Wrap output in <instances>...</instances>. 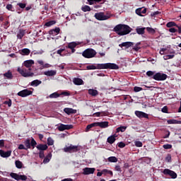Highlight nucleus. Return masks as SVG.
<instances>
[{
    "instance_id": "obj_1",
    "label": "nucleus",
    "mask_w": 181,
    "mask_h": 181,
    "mask_svg": "<svg viewBox=\"0 0 181 181\" xmlns=\"http://www.w3.org/2000/svg\"><path fill=\"white\" fill-rule=\"evenodd\" d=\"M33 64H35V61L33 59L26 60L23 63V66L28 69L18 67L17 69V71H18L23 76V77H33L34 76H40V74H42L41 73L35 74L32 72V66Z\"/></svg>"
},
{
    "instance_id": "obj_2",
    "label": "nucleus",
    "mask_w": 181,
    "mask_h": 181,
    "mask_svg": "<svg viewBox=\"0 0 181 181\" xmlns=\"http://www.w3.org/2000/svg\"><path fill=\"white\" fill-rule=\"evenodd\" d=\"M87 70H118L119 66L117 64L114 63H106V64H91L86 66Z\"/></svg>"
},
{
    "instance_id": "obj_3",
    "label": "nucleus",
    "mask_w": 181,
    "mask_h": 181,
    "mask_svg": "<svg viewBox=\"0 0 181 181\" xmlns=\"http://www.w3.org/2000/svg\"><path fill=\"white\" fill-rule=\"evenodd\" d=\"M113 30L119 36H125V35L131 33L132 28L125 24H118L114 28Z\"/></svg>"
},
{
    "instance_id": "obj_4",
    "label": "nucleus",
    "mask_w": 181,
    "mask_h": 181,
    "mask_svg": "<svg viewBox=\"0 0 181 181\" xmlns=\"http://www.w3.org/2000/svg\"><path fill=\"white\" fill-rule=\"evenodd\" d=\"M97 55V52L93 48H88L82 52L83 57L85 59H93Z\"/></svg>"
},
{
    "instance_id": "obj_5",
    "label": "nucleus",
    "mask_w": 181,
    "mask_h": 181,
    "mask_svg": "<svg viewBox=\"0 0 181 181\" xmlns=\"http://www.w3.org/2000/svg\"><path fill=\"white\" fill-rule=\"evenodd\" d=\"M167 50H166V54L168 55H165L163 57L164 60H169L170 59H173V57H175V55L176 54V52L175 51V49L170 48V45H168L166 47Z\"/></svg>"
},
{
    "instance_id": "obj_6",
    "label": "nucleus",
    "mask_w": 181,
    "mask_h": 181,
    "mask_svg": "<svg viewBox=\"0 0 181 181\" xmlns=\"http://www.w3.org/2000/svg\"><path fill=\"white\" fill-rule=\"evenodd\" d=\"M95 18L98 21H107V19H110L111 18L110 14H105L103 12L96 13H95Z\"/></svg>"
},
{
    "instance_id": "obj_7",
    "label": "nucleus",
    "mask_w": 181,
    "mask_h": 181,
    "mask_svg": "<svg viewBox=\"0 0 181 181\" xmlns=\"http://www.w3.org/2000/svg\"><path fill=\"white\" fill-rule=\"evenodd\" d=\"M81 42L76 41V42H71L68 43L67 45V48L70 49L71 50V52H68L69 56H70V54H71V53H74L76 52V47H77V46L80 45Z\"/></svg>"
},
{
    "instance_id": "obj_8",
    "label": "nucleus",
    "mask_w": 181,
    "mask_h": 181,
    "mask_svg": "<svg viewBox=\"0 0 181 181\" xmlns=\"http://www.w3.org/2000/svg\"><path fill=\"white\" fill-rule=\"evenodd\" d=\"M153 80H156V81H165V80L168 78V75H166V74L158 72L153 75Z\"/></svg>"
},
{
    "instance_id": "obj_9",
    "label": "nucleus",
    "mask_w": 181,
    "mask_h": 181,
    "mask_svg": "<svg viewBox=\"0 0 181 181\" xmlns=\"http://www.w3.org/2000/svg\"><path fill=\"white\" fill-rule=\"evenodd\" d=\"M63 150L64 152L73 153L74 152H78V151H80V148H78V146H74L72 144H70L69 146L64 147Z\"/></svg>"
},
{
    "instance_id": "obj_10",
    "label": "nucleus",
    "mask_w": 181,
    "mask_h": 181,
    "mask_svg": "<svg viewBox=\"0 0 181 181\" xmlns=\"http://www.w3.org/2000/svg\"><path fill=\"white\" fill-rule=\"evenodd\" d=\"M10 176H11V177H12V179H14L15 180H17V181L28 180V177L26 175H19V174L15 173H11Z\"/></svg>"
},
{
    "instance_id": "obj_11",
    "label": "nucleus",
    "mask_w": 181,
    "mask_h": 181,
    "mask_svg": "<svg viewBox=\"0 0 181 181\" xmlns=\"http://www.w3.org/2000/svg\"><path fill=\"white\" fill-rule=\"evenodd\" d=\"M163 175H165V176H170L171 179H176V177H177V174H176L175 171L169 170L168 168L164 169L163 170Z\"/></svg>"
},
{
    "instance_id": "obj_12",
    "label": "nucleus",
    "mask_w": 181,
    "mask_h": 181,
    "mask_svg": "<svg viewBox=\"0 0 181 181\" xmlns=\"http://www.w3.org/2000/svg\"><path fill=\"white\" fill-rule=\"evenodd\" d=\"M37 63L40 65V70H43V69H49L52 67V65L47 63H45V62H43L42 59L37 60Z\"/></svg>"
},
{
    "instance_id": "obj_13",
    "label": "nucleus",
    "mask_w": 181,
    "mask_h": 181,
    "mask_svg": "<svg viewBox=\"0 0 181 181\" xmlns=\"http://www.w3.org/2000/svg\"><path fill=\"white\" fill-rule=\"evenodd\" d=\"M32 91L29 90V89H24L18 93V95L19 97H28V95H32Z\"/></svg>"
},
{
    "instance_id": "obj_14",
    "label": "nucleus",
    "mask_w": 181,
    "mask_h": 181,
    "mask_svg": "<svg viewBox=\"0 0 181 181\" xmlns=\"http://www.w3.org/2000/svg\"><path fill=\"white\" fill-rule=\"evenodd\" d=\"M58 129L61 132L66 131V129H73V124H61L58 127Z\"/></svg>"
},
{
    "instance_id": "obj_15",
    "label": "nucleus",
    "mask_w": 181,
    "mask_h": 181,
    "mask_svg": "<svg viewBox=\"0 0 181 181\" xmlns=\"http://www.w3.org/2000/svg\"><path fill=\"white\" fill-rule=\"evenodd\" d=\"M136 117L138 118H149V115L144 112L136 110L134 112Z\"/></svg>"
},
{
    "instance_id": "obj_16",
    "label": "nucleus",
    "mask_w": 181,
    "mask_h": 181,
    "mask_svg": "<svg viewBox=\"0 0 181 181\" xmlns=\"http://www.w3.org/2000/svg\"><path fill=\"white\" fill-rule=\"evenodd\" d=\"M60 33V28H57L54 30H51L49 31V34L50 35L52 39H56L54 36H57Z\"/></svg>"
},
{
    "instance_id": "obj_17",
    "label": "nucleus",
    "mask_w": 181,
    "mask_h": 181,
    "mask_svg": "<svg viewBox=\"0 0 181 181\" xmlns=\"http://www.w3.org/2000/svg\"><path fill=\"white\" fill-rule=\"evenodd\" d=\"M83 175H93L95 172V168H85L83 169Z\"/></svg>"
},
{
    "instance_id": "obj_18",
    "label": "nucleus",
    "mask_w": 181,
    "mask_h": 181,
    "mask_svg": "<svg viewBox=\"0 0 181 181\" xmlns=\"http://www.w3.org/2000/svg\"><path fill=\"white\" fill-rule=\"evenodd\" d=\"M97 127H100V128L105 129L110 127V122H96Z\"/></svg>"
},
{
    "instance_id": "obj_19",
    "label": "nucleus",
    "mask_w": 181,
    "mask_h": 181,
    "mask_svg": "<svg viewBox=\"0 0 181 181\" xmlns=\"http://www.w3.org/2000/svg\"><path fill=\"white\" fill-rule=\"evenodd\" d=\"M12 155V151H4V150H0V156L1 158H9Z\"/></svg>"
},
{
    "instance_id": "obj_20",
    "label": "nucleus",
    "mask_w": 181,
    "mask_h": 181,
    "mask_svg": "<svg viewBox=\"0 0 181 181\" xmlns=\"http://www.w3.org/2000/svg\"><path fill=\"white\" fill-rule=\"evenodd\" d=\"M64 112L66 114H67L68 115H70L71 114H77V110H74V109L70 108V107L64 108Z\"/></svg>"
},
{
    "instance_id": "obj_21",
    "label": "nucleus",
    "mask_w": 181,
    "mask_h": 181,
    "mask_svg": "<svg viewBox=\"0 0 181 181\" xmlns=\"http://www.w3.org/2000/svg\"><path fill=\"white\" fill-rule=\"evenodd\" d=\"M117 134H113V135H111L107 139V142L108 144H110V145H112V144H114V142H115L116 141V139L117 138Z\"/></svg>"
},
{
    "instance_id": "obj_22",
    "label": "nucleus",
    "mask_w": 181,
    "mask_h": 181,
    "mask_svg": "<svg viewBox=\"0 0 181 181\" xmlns=\"http://www.w3.org/2000/svg\"><path fill=\"white\" fill-rule=\"evenodd\" d=\"M73 83L75 86H83V84H84V81L80 78H74L73 79Z\"/></svg>"
},
{
    "instance_id": "obj_23",
    "label": "nucleus",
    "mask_w": 181,
    "mask_h": 181,
    "mask_svg": "<svg viewBox=\"0 0 181 181\" xmlns=\"http://www.w3.org/2000/svg\"><path fill=\"white\" fill-rule=\"evenodd\" d=\"M136 15L139 16H144V14L146 13V8H140L136 10Z\"/></svg>"
},
{
    "instance_id": "obj_24",
    "label": "nucleus",
    "mask_w": 181,
    "mask_h": 181,
    "mask_svg": "<svg viewBox=\"0 0 181 181\" xmlns=\"http://www.w3.org/2000/svg\"><path fill=\"white\" fill-rule=\"evenodd\" d=\"M119 47H126V49H128L131 47V46H134V42H122V44H119Z\"/></svg>"
},
{
    "instance_id": "obj_25",
    "label": "nucleus",
    "mask_w": 181,
    "mask_h": 181,
    "mask_svg": "<svg viewBox=\"0 0 181 181\" xmlns=\"http://www.w3.org/2000/svg\"><path fill=\"white\" fill-rule=\"evenodd\" d=\"M3 76L7 80H12V78H13V75L12 74V71H11V70H8L7 72L4 73Z\"/></svg>"
},
{
    "instance_id": "obj_26",
    "label": "nucleus",
    "mask_w": 181,
    "mask_h": 181,
    "mask_svg": "<svg viewBox=\"0 0 181 181\" xmlns=\"http://www.w3.org/2000/svg\"><path fill=\"white\" fill-rule=\"evenodd\" d=\"M45 76H48L49 77H52V76H56L57 74V71L49 70L44 72Z\"/></svg>"
},
{
    "instance_id": "obj_27",
    "label": "nucleus",
    "mask_w": 181,
    "mask_h": 181,
    "mask_svg": "<svg viewBox=\"0 0 181 181\" xmlns=\"http://www.w3.org/2000/svg\"><path fill=\"white\" fill-rule=\"evenodd\" d=\"M20 54H21L22 56H29V54H30V49L24 48L20 51Z\"/></svg>"
},
{
    "instance_id": "obj_28",
    "label": "nucleus",
    "mask_w": 181,
    "mask_h": 181,
    "mask_svg": "<svg viewBox=\"0 0 181 181\" xmlns=\"http://www.w3.org/2000/svg\"><path fill=\"white\" fill-rule=\"evenodd\" d=\"M52 153H48V155L45 157L42 163H44L45 165H46V163H49L50 162V160L52 159Z\"/></svg>"
},
{
    "instance_id": "obj_29",
    "label": "nucleus",
    "mask_w": 181,
    "mask_h": 181,
    "mask_svg": "<svg viewBox=\"0 0 181 181\" xmlns=\"http://www.w3.org/2000/svg\"><path fill=\"white\" fill-rule=\"evenodd\" d=\"M145 29H146V28L136 27V32L138 35H144L145 33Z\"/></svg>"
},
{
    "instance_id": "obj_30",
    "label": "nucleus",
    "mask_w": 181,
    "mask_h": 181,
    "mask_svg": "<svg viewBox=\"0 0 181 181\" xmlns=\"http://www.w3.org/2000/svg\"><path fill=\"white\" fill-rule=\"evenodd\" d=\"M36 148H37V149H38V151H46L48 147L46 144H38L36 146Z\"/></svg>"
},
{
    "instance_id": "obj_31",
    "label": "nucleus",
    "mask_w": 181,
    "mask_h": 181,
    "mask_svg": "<svg viewBox=\"0 0 181 181\" xmlns=\"http://www.w3.org/2000/svg\"><path fill=\"white\" fill-rule=\"evenodd\" d=\"M88 94L90 95H92V97H95V96L98 95V90H97L95 89H89Z\"/></svg>"
},
{
    "instance_id": "obj_32",
    "label": "nucleus",
    "mask_w": 181,
    "mask_h": 181,
    "mask_svg": "<svg viewBox=\"0 0 181 181\" xmlns=\"http://www.w3.org/2000/svg\"><path fill=\"white\" fill-rule=\"evenodd\" d=\"M40 84H42V81H39L37 79L34 80L30 83V86L33 87H37V86H40Z\"/></svg>"
},
{
    "instance_id": "obj_33",
    "label": "nucleus",
    "mask_w": 181,
    "mask_h": 181,
    "mask_svg": "<svg viewBox=\"0 0 181 181\" xmlns=\"http://www.w3.org/2000/svg\"><path fill=\"white\" fill-rule=\"evenodd\" d=\"M94 127H98L97 122L94 123H91L90 124H88L86 128V132H88V131H90L91 128H94Z\"/></svg>"
},
{
    "instance_id": "obj_34",
    "label": "nucleus",
    "mask_w": 181,
    "mask_h": 181,
    "mask_svg": "<svg viewBox=\"0 0 181 181\" xmlns=\"http://www.w3.org/2000/svg\"><path fill=\"white\" fill-rule=\"evenodd\" d=\"M168 124H181V121H179V120H177V119H168L167 121Z\"/></svg>"
},
{
    "instance_id": "obj_35",
    "label": "nucleus",
    "mask_w": 181,
    "mask_h": 181,
    "mask_svg": "<svg viewBox=\"0 0 181 181\" xmlns=\"http://www.w3.org/2000/svg\"><path fill=\"white\" fill-rule=\"evenodd\" d=\"M15 165L17 169H22V167L23 166V163L21 160H16Z\"/></svg>"
},
{
    "instance_id": "obj_36",
    "label": "nucleus",
    "mask_w": 181,
    "mask_h": 181,
    "mask_svg": "<svg viewBox=\"0 0 181 181\" xmlns=\"http://www.w3.org/2000/svg\"><path fill=\"white\" fill-rule=\"evenodd\" d=\"M107 160H108V162L115 163L118 162V158H117V157H115V156H111L107 158Z\"/></svg>"
},
{
    "instance_id": "obj_37",
    "label": "nucleus",
    "mask_w": 181,
    "mask_h": 181,
    "mask_svg": "<svg viewBox=\"0 0 181 181\" xmlns=\"http://www.w3.org/2000/svg\"><path fill=\"white\" fill-rule=\"evenodd\" d=\"M127 126H121L116 129V132H125Z\"/></svg>"
},
{
    "instance_id": "obj_38",
    "label": "nucleus",
    "mask_w": 181,
    "mask_h": 181,
    "mask_svg": "<svg viewBox=\"0 0 181 181\" xmlns=\"http://www.w3.org/2000/svg\"><path fill=\"white\" fill-rule=\"evenodd\" d=\"M25 36V31L23 30H20L18 33L17 34L18 39H22Z\"/></svg>"
},
{
    "instance_id": "obj_39",
    "label": "nucleus",
    "mask_w": 181,
    "mask_h": 181,
    "mask_svg": "<svg viewBox=\"0 0 181 181\" xmlns=\"http://www.w3.org/2000/svg\"><path fill=\"white\" fill-rule=\"evenodd\" d=\"M24 145L25 146L26 149H30V140L27 139L24 142Z\"/></svg>"
},
{
    "instance_id": "obj_40",
    "label": "nucleus",
    "mask_w": 181,
    "mask_h": 181,
    "mask_svg": "<svg viewBox=\"0 0 181 181\" xmlns=\"http://www.w3.org/2000/svg\"><path fill=\"white\" fill-rule=\"evenodd\" d=\"M81 11H83V12H90L91 8L88 6H83L81 7Z\"/></svg>"
},
{
    "instance_id": "obj_41",
    "label": "nucleus",
    "mask_w": 181,
    "mask_h": 181,
    "mask_svg": "<svg viewBox=\"0 0 181 181\" xmlns=\"http://www.w3.org/2000/svg\"><path fill=\"white\" fill-rule=\"evenodd\" d=\"M173 26H177V24H176V23L171 21V22H168L166 24V27L167 28H173Z\"/></svg>"
},
{
    "instance_id": "obj_42",
    "label": "nucleus",
    "mask_w": 181,
    "mask_h": 181,
    "mask_svg": "<svg viewBox=\"0 0 181 181\" xmlns=\"http://www.w3.org/2000/svg\"><path fill=\"white\" fill-rule=\"evenodd\" d=\"M59 97H60V94L57 93V92L49 95V98H59Z\"/></svg>"
},
{
    "instance_id": "obj_43",
    "label": "nucleus",
    "mask_w": 181,
    "mask_h": 181,
    "mask_svg": "<svg viewBox=\"0 0 181 181\" xmlns=\"http://www.w3.org/2000/svg\"><path fill=\"white\" fill-rule=\"evenodd\" d=\"M141 45V42H137L135 46L132 48L134 52H138L141 49V47L139 45Z\"/></svg>"
},
{
    "instance_id": "obj_44",
    "label": "nucleus",
    "mask_w": 181,
    "mask_h": 181,
    "mask_svg": "<svg viewBox=\"0 0 181 181\" xmlns=\"http://www.w3.org/2000/svg\"><path fill=\"white\" fill-rule=\"evenodd\" d=\"M103 175H107V174L110 175V176H112L113 175L112 171L107 169L103 170Z\"/></svg>"
},
{
    "instance_id": "obj_45",
    "label": "nucleus",
    "mask_w": 181,
    "mask_h": 181,
    "mask_svg": "<svg viewBox=\"0 0 181 181\" xmlns=\"http://www.w3.org/2000/svg\"><path fill=\"white\" fill-rule=\"evenodd\" d=\"M54 141L53 140V139H52V137H49L47 139V145H49V146H52V145H54Z\"/></svg>"
},
{
    "instance_id": "obj_46",
    "label": "nucleus",
    "mask_w": 181,
    "mask_h": 181,
    "mask_svg": "<svg viewBox=\"0 0 181 181\" xmlns=\"http://www.w3.org/2000/svg\"><path fill=\"white\" fill-rule=\"evenodd\" d=\"M147 32H148V33H151L152 35H153V33H156V30L155 29L150 28V27H147L146 28Z\"/></svg>"
},
{
    "instance_id": "obj_47",
    "label": "nucleus",
    "mask_w": 181,
    "mask_h": 181,
    "mask_svg": "<svg viewBox=\"0 0 181 181\" xmlns=\"http://www.w3.org/2000/svg\"><path fill=\"white\" fill-rule=\"evenodd\" d=\"M55 23H56V21H48L45 23V26L49 28L50 26H52V25H54Z\"/></svg>"
},
{
    "instance_id": "obj_48",
    "label": "nucleus",
    "mask_w": 181,
    "mask_h": 181,
    "mask_svg": "<svg viewBox=\"0 0 181 181\" xmlns=\"http://www.w3.org/2000/svg\"><path fill=\"white\" fill-rule=\"evenodd\" d=\"M94 115H95V117H104V115H105V112H98L94 113Z\"/></svg>"
},
{
    "instance_id": "obj_49",
    "label": "nucleus",
    "mask_w": 181,
    "mask_h": 181,
    "mask_svg": "<svg viewBox=\"0 0 181 181\" xmlns=\"http://www.w3.org/2000/svg\"><path fill=\"white\" fill-rule=\"evenodd\" d=\"M37 145V143H36V141H35V139L32 138L30 141V146L35 148V147Z\"/></svg>"
},
{
    "instance_id": "obj_50",
    "label": "nucleus",
    "mask_w": 181,
    "mask_h": 181,
    "mask_svg": "<svg viewBox=\"0 0 181 181\" xmlns=\"http://www.w3.org/2000/svg\"><path fill=\"white\" fill-rule=\"evenodd\" d=\"M134 145L135 146H136L137 148H142V142L141 141H136L134 142Z\"/></svg>"
},
{
    "instance_id": "obj_51",
    "label": "nucleus",
    "mask_w": 181,
    "mask_h": 181,
    "mask_svg": "<svg viewBox=\"0 0 181 181\" xmlns=\"http://www.w3.org/2000/svg\"><path fill=\"white\" fill-rule=\"evenodd\" d=\"M63 52H64V49H58L57 51V54H60L61 56H66V54H62Z\"/></svg>"
},
{
    "instance_id": "obj_52",
    "label": "nucleus",
    "mask_w": 181,
    "mask_h": 181,
    "mask_svg": "<svg viewBox=\"0 0 181 181\" xmlns=\"http://www.w3.org/2000/svg\"><path fill=\"white\" fill-rule=\"evenodd\" d=\"M146 76H148V77H153V76H155V72L152 71H148L146 72Z\"/></svg>"
},
{
    "instance_id": "obj_53",
    "label": "nucleus",
    "mask_w": 181,
    "mask_h": 181,
    "mask_svg": "<svg viewBox=\"0 0 181 181\" xmlns=\"http://www.w3.org/2000/svg\"><path fill=\"white\" fill-rule=\"evenodd\" d=\"M168 50V49H166V48H161L160 49V52H159V53H160V54H161V55H163V54H166V51Z\"/></svg>"
},
{
    "instance_id": "obj_54",
    "label": "nucleus",
    "mask_w": 181,
    "mask_h": 181,
    "mask_svg": "<svg viewBox=\"0 0 181 181\" xmlns=\"http://www.w3.org/2000/svg\"><path fill=\"white\" fill-rule=\"evenodd\" d=\"M134 91L135 93H139V91H142V88L139 87V86H135V87L134 88Z\"/></svg>"
},
{
    "instance_id": "obj_55",
    "label": "nucleus",
    "mask_w": 181,
    "mask_h": 181,
    "mask_svg": "<svg viewBox=\"0 0 181 181\" xmlns=\"http://www.w3.org/2000/svg\"><path fill=\"white\" fill-rule=\"evenodd\" d=\"M4 104L6 105H8V107H12V100L11 99H9L8 100L5 101Z\"/></svg>"
},
{
    "instance_id": "obj_56",
    "label": "nucleus",
    "mask_w": 181,
    "mask_h": 181,
    "mask_svg": "<svg viewBox=\"0 0 181 181\" xmlns=\"http://www.w3.org/2000/svg\"><path fill=\"white\" fill-rule=\"evenodd\" d=\"M59 95H64L65 97H69V95H70V92H69V91H63Z\"/></svg>"
},
{
    "instance_id": "obj_57",
    "label": "nucleus",
    "mask_w": 181,
    "mask_h": 181,
    "mask_svg": "<svg viewBox=\"0 0 181 181\" xmlns=\"http://www.w3.org/2000/svg\"><path fill=\"white\" fill-rule=\"evenodd\" d=\"M163 148L164 149H172V145L171 144H164L163 146Z\"/></svg>"
},
{
    "instance_id": "obj_58",
    "label": "nucleus",
    "mask_w": 181,
    "mask_h": 181,
    "mask_svg": "<svg viewBox=\"0 0 181 181\" xmlns=\"http://www.w3.org/2000/svg\"><path fill=\"white\" fill-rule=\"evenodd\" d=\"M117 146L119 148H125V143L122 142V141H120L117 144Z\"/></svg>"
},
{
    "instance_id": "obj_59",
    "label": "nucleus",
    "mask_w": 181,
    "mask_h": 181,
    "mask_svg": "<svg viewBox=\"0 0 181 181\" xmlns=\"http://www.w3.org/2000/svg\"><path fill=\"white\" fill-rule=\"evenodd\" d=\"M162 112H164L165 114H168V106H164L161 109Z\"/></svg>"
},
{
    "instance_id": "obj_60",
    "label": "nucleus",
    "mask_w": 181,
    "mask_h": 181,
    "mask_svg": "<svg viewBox=\"0 0 181 181\" xmlns=\"http://www.w3.org/2000/svg\"><path fill=\"white\" fill-rule=\"evenodd\" d=\"M169 32L170 33H176V32H177V30H176L175 28H170L169 29Z\"/></svg>"
},
{
    "instance_id": "obj_61",
    "label": "nucleus",
    "mask_w": 181,
    "mask_h": 181,
    "mask_svg": "<svg viewBox=\"0 0 181 181\" xmlns=\"http://www.w3.org/2000/svg\"><path fill=\"white\" fill-rule=\"evenodd\" d=\"M166 162H171L172 161V156L170 155H168V156L165 158Z\"/></svg>"
},
{
    "instance_id": "obj_62",
    "label": "nucleus",
    "mask_w": 181,
    "mask_h": 181,
    "mask_svg": "<svg viewBox=\"0 0 181 181\" xmlns=\"http://www.w3.org/2000/svg\"><path fill=\"white\" fill-rule=\"evenodd\" d=\"M156 15H159V11H154V12H152V13H151V16L152 18L156 16Z\"/></svg>"
},
{
    "instance_id": "obj_63",
    "label": "nucleus",
    "mask_w": 181,
    "mask_h": 181,
    "mask_svg": "<svg viewBox=\"0 0 181 181\" xmlns=\"http://www.w3.org/2000/svg\"><path fill=\"white\" fill-rule=\"evenodd\" d=\"M39 156L41 159H43V158H45V152L43 151H40L39 153Z\"/></svg>"
},
{
    "instance_id": "obj_64",
    "label": "nucleus",
    "mask_w": 181,
    "mask_h": 181,
    "mask_svg": "<svg viewBox=\"0 0 181 181\" xmlns=\"http://www.w3.org/2000/svg\"><path fill=\"white\" fill-rule=\"evenodd\" d=\"M115 170L117 172H121V166H119V165H115Z\"/></svg>"
}]
</instances>
